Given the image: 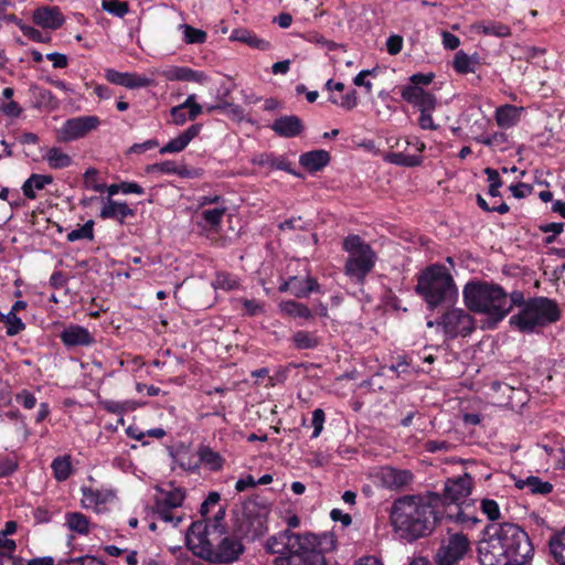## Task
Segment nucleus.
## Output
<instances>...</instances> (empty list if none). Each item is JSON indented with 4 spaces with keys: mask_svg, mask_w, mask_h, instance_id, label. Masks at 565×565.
<instances>
[{
    "mask_svg": "<svg viewBox=\"0 0 565 565\" xmlns=\"http://www.w3.org/2000/svg\"><path fill=\"white\" fill-rule=\"evenodd\" d=\"M102 406L105 411H107L111 414H117V415H121L128 411L134 409V403L129 402V401L118 402V401L107 399V401L102 402Z\"/></svg>",
    "mask_w": 565,
    "mask_h": 565,
    "instance_id": "603ef678",
    "label": "nucleus"
},
{
    "mask_svg": "<svg viewBox=\"0 0 565 565\" xmlns=\"http://www.w3.org/2000/svg\"><path fill=\"white\" fill-rule=\"evenodd\" d=\"M518 488H527L533 493L547 494L553 490V486L550 482L542 481L539 477H527L524 480L516 482Z\"/></svg>",
    "mask_w": 565,
    "mask_h": 565,
    "instance_id": "a19ab883",
    "label": "nucleus"
},
{
    "mask_svg": "<svg viewBox=\"0 0 565 565\" xmlns=\"http://www.w3.org/2000/svg\"><path fill=\"white\" fill-rule=\"evenodd\" d=\"M481 511L484 513L489 520H498L500 518V509L498 503L491 499H483L481 501Z\"/></svg>",
    "mask_w": 565,
    "mask_h": 565,
    "instance_id": "5fc2aeb1",
    "label": "nucleus"
},
{
    "mask_svg": "<svg viewBox=\"0 0 565 565\" xmlns=\"http://www.w3.org/2000/svg\"><path fill=\"white\" fill-rule=\"evenodd\" d=\"M330 161L329 152L326 150H312L302 153L299 163L309 172L322 170Z\"/></svg>",
    "mask_w": 565,
    "mask_h": 565,
    "instance_id": "c756f323",
    "label": "nucleus"
},
{
    "mask_svg": "<svg viewBox=\"0 0 565 565\" xmlns=\"http://www.w3.org/2000/svg\"><path fill=\"white\" fill-rule=\"evenodd\" d=\"M278 307L282 315L291 318H300L305 320L313 318V313L308 306L295 300H282Z\"/></svg>",
    "mask_w": 565,
    "mask_h": 565,
    "instance_id": "f704fd0d",
    "label": "nucleus"
},
{
    "mask_svg": "<svg viewBox=\"0 0 565 565\" xmlns=\"http://www.w3.org/2000/svg\"><path fill=\"white\" fill-rule=\"evenodd\" d=\"M375 73V70H363L359 74L355 75L353 78V84L355 86H363L367 94L372 92V83L370 81H366V76L373 75Z\"/></svg>",
    "mask_w": 565,
    "mask_h": 565,
    "instance_id": "bf43d9fd",
    "label": "nucleus"
},
{
    "mask_svg": "<svg viewBox=\"0 0 565 565\" xmlns=\"http://www.w3.org/2000/svg\"><path fill=\"white\" fill-rule=\"evenodd\" d=\"M225 512L212 523L192 522L185 533V545L196 557L213 564H231L244 552L242 540L226 530Z\"/></svg>",
    "mask_w": 565,
    "mask_h": 565,
    "instance_id": "f257e3e1",
    "label": "nucleus"
},
{
    "mask_svg": "<svg viewBox=\"0 0 565 565\" xmlns=\"http://www.w3.org/2000/svg\"><path fill=\"white\" fill-rule=\"evenodd\" d=\"M96 116H79L67 119L57 131L61 141L68 142L85 137L99 126Z\"/></svg>",
    "mask_w": 565,
    "mask_h": 565,
    "instance_id": "4468645a",
    "label": "nucleus"
},
{
    "mask_svg": "<svg viewBox=\"0 0 565 565\" xmlns=\"http://www.w3.org/2000/svg\"><path fill=\"white\" fill-rule=\"evenodd\" d=\"M486 34H493L499 38H503L510 34V29L504 24L489 23L483 26Z\"/></svg>",
    "mask_w": 565,
    "mask_h": 565,
    "instance_id": "338daca9",
    "label": "nucleus"
},
{
    "mask_svg": "<svg viewBox=\"0 0 565 565\" xmlns=\"http://www.w3.org/2000/svg\"><path fill=\"white\" fill-rule=\"evenodd\" d=\"M319 537L316 534L295 533L285 530L268 539L267 550L277 554L275 565H326L323 554L318 550Z\"/></svg>",
    "mask_w": 565,
    "mask_h": 565,
    "instance_id": "20e7f679",
    "label": "nucleus"
},
{
    "mask_svg": "<svg viewBox=\"0 0 565 565\" xmlns=\"http://www.w3.org/2000/svg\"><path fill=\"white\" fill-rule=\"evenodd\" d=\"M214 289L234 290L239 287V280L236 276L228 273H217L215 279L212 281Z\"/></svg>",
    "mask_w": 565,
    "mask_h": 565,
    "instance_id": "de8ad7c7",
    "label": "nucleus"
},
{
    "mask_svg": "<svg viewBox=\"0 0 565 565\" xmlns=\"http://www.w3.org/2000/svg\"><path fill=\"white\" fill-rule=\"evenodd\" d=\"M329 100L344 109H352L358 105V96L354 89H350L340 96L331 94Z\"/></svg>",
    "mask_w": 565,
    "mask_h": 565,
    "instance_id": "09e8293b",
    "label": "nucleus"
},
{
    "mask_svg": "<svg viewBox=\"0 0 565 565\" xmlns=\"http://www.w3.org/2000/svg\"><path fill=\"white\" fill-rule=\"evenodd\" d=\"M33 22L45 29L56 30L64 23V17L57 7H42L33 12Z\"/></svg>",
    "mask_w": 565,
    "mask_h": 565,
    "instance_id": "412c9836",
    "label": "nucleus"
},
{
    "mask_svg": "<svg viewBox=\"0 0 565 565\" xmlns=\"http://www.w3.org/2000/svg\"><path fill=\"white\" fill-rule=\"evenodd\" d=\"M462 298L469 310L487 317L488 329H494L511 311L508 294L498 284L468 281L463 287Z\"/></svg>",
    "mask_w": 565,
    "mask_h": 565,
    "instance_id": "39448f33",
    "label": "nucleus"
},
{
    "mask_svg": "<svg viewBox=\"0 0 565 565\" xmlns=\"http://www.w3.org/2000/svg\"><path fill=\"white\" fill-rule=\"evenodd\" d=\"M15 401L25 409H32L36 405V397L28 390H23L15 395Z\"/></svg>",
    "mask_w": 565,
    "mask_h": 565,
    "instance_id": "4d7b16f0",
    "label": "nucleus"
},
{
    "mask_svg": "<svg viewBox=\"0 0 565 565\" xmlns=\"http://www.w3.org/2000/svg\"><path fill=\"white\" fill-rule=\"evenodd\" d=\"M472 490V478L470 475L465 473L462 476L448 479L445 482L444 493L439 494L441 501L439 508L451 509L460 503L471 493Z\"/></svg>",
    "mask_w": 565,
    "mask_h": 565,
    "instance_id": "f8f14e48",
    "label": "nucleus"
},
{
    "mask_svg": "<svg viewBox=\"0 0 565 565\" xmlns=\"http://www.w3.org/2000/svg\"><path fill=\"white\" fill-rule=\"evenodd\" d=\"M415 290L430 310L452 303L459 296L450 270L441 264H433L423 269L417 276Z\"/></svg>",
    "mask_w": 565,
    "mask_h": 565,
    "instance_id": "423d86ee",
    "label": "nucleus"
},
{
    "mask_svg": "<svg viewBox=\"0 0 565 565\" xmlns=\"http://www.w3.org/2000/svg\"><path fill=\"white\" fill-rule=\"evenodd\" d=\"M270 128L280 137L294 138L302 132L303 125L298 116L289 115L274 120Z\"/></svg>",
    "mask_w": 565,
    "mask_h": 565,
    "instance_id": "4be33fe9",
    "label": "nucleus"
},
{
    "mask_svg": "<svg viewBox=\"0 0 565 565\" xmlns=\"http://www.w3.org/2000/svg\"><path fill=\"white\" fill-rule=\"evenodd\" d=\"M524 110V107L511 104L499 106L494 111L495 122L502 129L512 128L520 122Z\"/></svg>",
    "mask_w": 565,
    "mask_h": 565,
    "instance_id": "b1692460",
    "label": "nucleus"
},
{
    "mask_svg": "<svg viewBox=\"0 0 565 565\" xmlns=\"http://www.w3.org/2000/svg\"><path fill=\"white\" fill-rule=\"evenodd\" d=\"M406 146L413 147L417 153H406L405 151H390L383 156V160L387 163L398 167L414 168L419 167L424 162L422 153L426 149V145L418 137L409 136L405 139Z\"/></svg>",
    "mask_w": 565,
    "mask_h": 565,
    "instance_id": "ddd939ff",
    "label": "nucleus"
},
{
    "mask_svg": "<svg viewBox=\"0 0 565 565\" xmlns=\"http://www.w3.org/2000/svg\"><path fill=\"white\" fill-rule=\"evenodd\" d=\"M230 40L243 42L252 47H256V49H259L263 51L268 50L270 46L268 41L259 39L256 34H254L253 32H250L246 29L233 30V32L230 36Z\"/></svg>",
    "mask_w": 565,
    "mask_h": 565,
    "instance_id": "e433bc0d",
    "label": "nucleus"
},
{
    "mask_svg": "<svg viewBox=\"0 0 565 565\" xmlns=\"http://www.w3.org/2000/svg\"><path fill=\"white\" fill-rule=\"evenodd\" d=\"M243 309L246 315L254 317L263 313L264 306L263 303L254 300V299H242L241 300Z\"/></svg>",
    "mask_w": 565,
    "mask_h": 565,
    "instance_id": "13d9d810",
    "label": "nucleus"
},
{
    "mask_svg": "<svg viewBox=\"0 0 565 565\" xmlns=\"http://www.w3.org/2000/svg\"><path fill=\"white\" fill-rule=\"evenodd\" d=\"M43 159L46 161L47 166L54 170L65 169L73 164L72 157L58 147L49 148Z\"/></svg>",
    "mask_w": 565,
    "mask_h": 565,
    "instance_id": "72a5a7b5",
    "label": "nucleus"
},
{
    "mask_svg": "<svg viewBox=\"0 0 565 565\" xmlns=\"http://www.w3.org/2000/svg\"><path fill=\"white\" fill-rule=\"evenodd\" d=\"M253 164L263 167L268 170H281L296 174L291 169V163L284 156L276 154L274 152H263L256 154L253 160Z\"/></svg>",
    "mask_w": 565,
    "mask_h": 565,
    "instance_id": "a878e982",
    "label": "nucleus"
},
{
    "mask_svg": "<svg viewBox=\"0 0 565 565\" xmlns=\"http://www.w3.org/2000/svg\"><path fill=\"white\" fill-rule=\"evenodd\" d=\"M81 504L84 509H92L96 513L106 511L107 505L115 501L116 493L111 488H93L83 486L81 488Z\"/></svg>",
    "mask_w": 565,
    "mask_h": 565,
    "instance_id": "2eb2a0df",
    "label": "nucleus"
},
{
    "mask_svg": "<svg viewBox=\"0 0 565 565\" xmlns=\"http://www.w3.org/2000/svg\"><path fill=\"white\" fill-rule=\"evenodd\" d=\"M509 189L516 199L526 198L533 192V186L523 182L511 184Z\"/></svg>",
    "mask_w": 565,
    "mask_h": 565,
    "instance_id": "680f3d73",
    "label": "nucleus"
},
{
    "mask_svg": "<svg viewBox=\"0 0 565 565\" xmlns=\"http://www.w3.org/2000/svg\"><path fill=\"white\" fill-rule=\"evenodd\" d=\"M478 143L489 147L493 151L504 152L511 149L512 143L507 132L495 131L492 134H482L475 138Z\"/></svg>",
    "mask_w": 565,
    "mask_h": 565,
    "instance_id": "c85d7f7f",
    "label": "nucleus"
},
{
    "mask_svg": "<svg viewBox=\"0 0 565 565\" xmlns=\"http://www.w3.org/2000/svg\"><path fill=\"white\" fill-rule=\"evenodd\" d=\"M471 545L467 535L452 533L444 539L436 552L437 565H456L470 552Z\"/></svg>",
    "mask_w": 565,
    "mask_h": 565,
    "instance_id": "9d476101",
    "label": "nucleus"
},
{
    "mask_svg": "<svg viewBox=\"0 0 565 565\" xmlns=\"http://www.w3.org/2000/svg\"><path fill=\"white\" fill-rule=\"evenodd\" d=\"M227 211L225 204L205 209L198 214V225L204 230L217 231Z\"/></svg>",
    "mask_w": 565,
    "mask_h": 565,
    "instance_id": "bb28decb",
    "label": "nucleus"
},
{
    "mask_svg": "<svg viewBox=\"0 0 565 565\" xmlns=\"http://www.w3.org/2000/svg\"><path fill=\"white\" fill-rule=\"evenodd\" d=\"M146 171L150 174L179 175L181 178L190 177V171L184 166H179L173 160L149 164Z\"/></svg>",
    "mask_w": 565,
    "mask_h": 565,
    "instance_id": "2f4dec72",
    "label": "nucleus"
},
{
    "mask_svg": "<svg viewBox=\"0 0 565 565\" xmlns=\"http://www.w3.org/2000/svg\"><path fill=\"white\" fill-rule=\"evenodd\" d=\"M434 110H424L420 111L419 118H418V125L424 130H436L438 128V125H436L433 120L431 113Z\"/></svg>",
    "mask_w": 565,
    "mask_h": 565,
    "instance_id": "e2e57ef3",
    "label": "nucleus"
},
{
    "mask_svg": "<svg viewBox=\"0 0 565 565\" xmlns=\"http://www.w3.org/2000/svg\"><path fill=\"white\" fill-rule=\"evenodd\" d=\"M550 551L557 565H565V530L550 540Z\"/></svg>",
    "mask_w": 565,
    "mask_h": 565,
    "instance_id": "c03bdc74",
    "label": "nucleus"
},
{
    "mask_svg": "<svg viewBox=\"0 0 565 565\" xmlns=\"http://www.w3.org/2000/svg\"><path fill=\"white\" fill-rule=\"evenodd\" d=\"M185 109L186 108L183 106V103L171 108L170 115L174 125L182 126L185 124L189 118L185 115Z\"/></svg>",
    "mask_w": 565,
    "mask_h": 565,
    "instance_id": "0e129e2a",
    "label": "nucleus"
},
{
    "mask_svg": "<svg viewBox=\"0 0 565 565\" xmlns=\"http://www.w3.org/2000/svg\"><path fill=\"white\" fill-rule=\"evenodd\" d=\"M61 341L64 345L71 347H88L94 343L95 339L88 329L78 326L70 324L60 334Z\"/></svg>",
    "mask_w": 565,
    "mask_h": 565,
    "instance_id": "6ab92c4d",
    "label": "nucleus"
},
{
    "mask_svg": "<svg viewBox=\"0 0 565 565\" xmlns=\"http://www.w3.org/2000/svg\"><path fill=\"white\" fill-rule=\"evenodd\" d=\"M443 45L446 50H456L460 45V40L457 35L448 32V31H441L440 33Z\"/></svg>",
    "mask_w": 565,
    "mask_h": 565,
    "instance_id": "774afa93",
    "label": "nucleus"
},
{
    "mask_svg": "<svg viewBox=\"0 0 565 565\" xmlns=\"http://www.w3.org/2000/svg\"><path fill=\"white\" fill-rule=\"evenodd\" d=\"M448 338L467 337L475 330L473 317L461 308L446 311L437 322Z\"/></svg>",
    "mask_w": 565,
    "mask_h": 565,
    "instance_id": "9b49d317",
    "label": "nucleus"
},
{
    "mask_svg": "<svg viewBox=\"0 0 565 565\" xmlns=\"http://www.w3.org/2000/svg\"><path fill=\"white\" fill-rule=\"evenodd\" d=\"M477 60L463 51H458L454 57V70L459 74L475 73Z\"/></svg>",
    "mask_w": 565,
    "mask_h": 565,
    "instance_id": "79ce46f5",
    "label": "nucleus"
},
{
    "mask_svg": "<svg viewBox=\"0 0 565 565\" xmlns=\"http://www.w3.org/2000/svg\"><path fill=\"white\" fill-rule=\"evenodd\" d=\"M200 462L210 471L222 470L225 459L224 457L207 445H201L198 449Z\"/></svg>",
    "mask_w": 565,
    "mask_h": 565,
    "instance_id": "7c9ffc66",
    "label": "nucleus"
},
{
    "mask_svg": "<svg viewBox=\"0 0 565 565\" xmlns=\"http://www.w3.org/2000/svg\"><path fill=\"white\" fill-rule=\"evenodd\" d=\"M342 248L348 254L344 264V274L358 284L364 282L366 276L373 270L377 256L370 244L361 236L350 234L344 237Z\"/></svg>",
    "mask_w": 565,
    "mask_h": 565,
    "instance_id": "6e6552de",
    "label": "nucleus"
},
{
    "mask_svg": "<svg viewBox=\"0 0 565 565\" xmlns=\"http://www.w3.org/2000/svg\"><path fill=\"white\" fill-rule=\"evenodd\" d=\"M562 312L557 302L547 297H532L510 319V327L523 334H539L557 322Z\"/></svg>",
    "mask_w": 565,
    "mask_h": 565,
    "instance_id": "0eeeda50",
    "label": "nucleus"
},
{
    "mask_svg": "<svg viewBox=\"0 0 565 565\" xmlns=\"http://www.w3.org/2000/svg\"><path fill=\"white\" fill-rule=\"evenodd\" d=\"M0 322L6 324L9 337H14L25 329V323L13 311L8 313L0 311Z\"/></svg>",
    "mask_w": 565,
    "mask_h": 565,
    "instance_id": "37998d69",
    "label": "nucleus"
},
{
    "mask_svg": "<svg viewBox=\"0 0 565 565\" xmlns=\"http://www.w3.org/2000/svg\"><path fill=\"white\" fill-rule=\"evenodd\" d=\"M324 422H326V414H324L323 409L316 408L312 412V419H311V425L313 426V431L311 435L312 439L318 438L320 436L321 431L323 430Z\"/></svg>",
    "mask_w": 565,
    "mask_h": 565,
    "instance_id": "864d4df0",
    "label": "nucleus"
},
{
    "mask_svg": "<svg viewBox=\"0 0 565 565\" xmlns=\"http://www.w3.org/2000/svg\"><path fill=\"white\" fill-rule=\"evenodd\" d=\"M102 8L117 18H124L129 12L128 3L119 0H103Z\"/></svg>",
    "mask_w": 565,
    "mask_h": 565,
    "instance_id": "8fccbe9b",
    "label": "nucleus"
},
{
    "mask_svg": "<svg viewBox=\"0 0 565 565\" xmlns=\"http://www.w3.org/2000/svg\"><path fill=\"white\" fill-rule=\"evenodd\" d=\"M412 473L408 470H398L392 467H384L380 471L382 484L387 489H401L412 481Z\"/></svg>",
    "mask_w": 565,
    "mask_h": 565,
    "instance_id": "393cba45",
    "label": "nucleus"
},
{
    "mask_svg": "<svg viewBox=\"0 0 565 565\" xmlns=\"http://www.w3.org/2000/svg\"><path fill=\"white\" fill-rule=\"evenodd\" d=\"M0 110L3 115L10 118H17L22 113L21 106L14 100H10L6 104H2Z\"/></svg>",
    "mask_w": 565,
    "mask_h": 565,
    "instance_id": "69168bd1",
    "label": "nucleus"
},
{
    "mask_svg": "<svg viewBox=\"0 0 565 565\" xmlns=\"http://www.w3.org/2000/svg\"><path fill=\"white\" fill-rule=\"evenodd\" d=\"M106 78L109 83L124 86L126 88H141L152 86L154 81L145 75L128 72H118L116 70H106Z\"/></svg>",
    "mask_w": 565,
    "mask_h": 565,
    "instance_id": "a211bd4d",
    "label": "nucleus"
},
{
    "mask_svg": "<svg viewBox=\"0 0 565 565\" xmlns=\"http://www.w3.org/2000/svg\"><path fill=\"white\" fill-rule=\"evenodd\" d=\"M220 501L221 495L218 492H210L200 508V514L202 519L198 520L196 522L212 523L218 516L220 511L225 512L224 508L220 504Z\"/></svg>",
    "mask_w": 565,
    "mask_h": 565,
    "instance_id": "cd10ccee",
    "label": "nucleus"
},
{
    "mask_svg": "<svg viewBox=\"0 0 565 565\" xmlns=\"http://www.w3.org/2000/svg\"><path fill=\"white\" fill-rule=\"evenodd\" d=\"M22 33L28 36L29 39L35 41V42H46L50 40L49 35H44L40 30L30 26V25H21L20 26Z\"/></svg>",
    "mask_w": 565,
    "mask_h": 565,
    "instance_id": "052dcab7",
    "label": "nucleus"
},
{
    "mask_svg": "<svg viewBox=\"0 0 565 565\" xmlns=\"http://www.w3.org/2000/svg\"><path fill=\"white\" fill-rule=\"evenodd\" d=\"M134 215L135 211L126 202L116 201L110 198L104 201L99 212V216L103 220H116L120 224H124L127 217H132Z\"/></svg>",
    "mask_w": 565,
    "mask_h": 565,
    "instance_id": "aec40b11",
    "label": "nucleus"
},
{
    "mask_svg": "<svg viewBox=\"0 0 565 565\" xmlns=\"http://www.w3.org/2000/svg\"><path fill=\"white\" fill-rule=\"evenodd\" d=\"M53 182V177L49 174L32 173L22 184V192L25 198L34 200L36 191L43 190Z\"/></svg>",
    "mask_w": 565,
    "mask_h": 565,
    "instance_id": "473e14b6",
    "label": "nucleus"
},
{
    "mask_svg": "<svg viewBox=\"0 0 565 565\" xmlns=\"http://www.w3.org/2000/svg\"><path fill=\"white\" fill-rule=\"evenodd\" d=\"M477 551L480 565H524L534 554L527 533L508 522L491 525Z\"/></svg>",
    "mask_w": 565,
    "mask_h": 565,
    "instance_id": "f03ea898",
    "label": "nucleus"
},
{
    "mask_svg": "<svg viewBox=\"0 0 565 565\" xmlns=\"http://www.w3.org/2000/svg\"><path fill=\"white\" fill-rule=\"evenodd\" d=\"M151 73L152 75H160L171 82H191L200 85H205L210 82V76L205 72L186 66L170 65L160 71H152Z\"/></svg>",
    "mask_w": 565,
    "mask_h": 565,
    "instance_id": "dca6fc26",
    "label": "nucleus"
},
{
    "mask_svg": "<svg viewBox=\"0 0 565 565\" xmlns=\"http://www.w3.org/2000/svg\"><path fill=\"white\" fill-rule=\"evenodd\" d=\"M51 468L57 481L62 482L67 480L73 472L71 456L66 455L54 458Z\"/></svg>",
    "mask_w": 565,
    "mask_h": 565,
    "instance_id": "4c0bfd02",
    "label": "nucleus"
},
{
    "mask_svg": "<svg viewBox=\"0 0 565 565\" xmlns=\"http://www.w3.org/2000/svg\"><path fill=\"white\" fill-rule=\"evenodd\" d=\"M441 513L444 514V519L451 520L467 527H471L479 522L476 516L466 513L460 505L452 507L451 509H443Z\"/></svg>",
    "mask_w": 565,
    "mask_h": 565,
    "instance_id": "58836bf2",
    "label": "nucleus"
},
{
    "mask_svg": "<svg viewBox=\"0 0 565 565\" xmlns=\"http://www.w3.org/2000/svg\"><path fill=\"white\" fill-rule=\"evenodd\" d=\"M292 343L298 350H311L319 345V338L316 332L300 330L294 333Z\"/></svg>",
    "mask_w": 565,
    "mask_h": 565,
    "instance_id": "ea45409f",
    "label": "nucleus"
},
{
    "mask_svg": "<svg viewBox=\"0 0 565 565\" xmlns=\"http://www.w3.org/2000/svg\"><path fill=\"white\" fill-rule=\"evenodd\" d=\"M98 171L95 168H88L83 177L84 186L95 192H104L106 184L97 181Z\"/></svg>",
    "mask_w": 565,
    "mask_h": 565,
    "instance_id": "3c124183",
    "label": "nucleus"
},
{
    "mask_svg": "<svg viewBox=\"0 0 565 565\" xmlns=\"http://www.w3.org/2000/svg\"><path fill=\"white\" fill-rule=\"evenodd\" d=\"M183 106L189 109L190 120H194L202 113V106L196 103L195 94H190L183 102Z\"/></svg>",
    "mask_w": 565,
    "mask_h": 565,
    "instance_id": "6e6d98bb",
    "label": "nucleus"
},
{
    "mask_svg": "<svg viewBox=\"0 0 565 565\" xmlns=\"http://www.w3.org/2000/svg\"><path fill=\"white\" fill-rule=\"evenodd\" d=\"M94 221L88 220L84 225H82L78 228L72 230L67 233L66 239L71 243L81 241V239H87L93 241L94 239Z\"/></svg>",
    "mask_w": 565,
    "mask_h": 565,
    "instance_id": "49530a36",
    "label": "nucleus"
},
{
    "mask_svg": "<svg viewBox=\"0 0 565 565\" xmlns=\"http://www.w3.org/2000/svg\"><path fill=\"white\" fill-rule=\"evenodd\" d=\"M184 499L185 490L180 487L168 484L159 488L153 507L157 520L177 527L183 519L178 509L183 504Z\"/></svg>",
    "mask_w": 565,
    "mask_h": 565,
    "instance_id": "1a4fd4ad",
    "label": "nucleus"
},
{
    "mask_svg": "<svg viewBox=\"0 0 565 565\" xmlns=\"http://www.w3.org/2000/svg\"><path fill=\"white\" fill-rule=\"evenodd\" d=\"M202 125L194 124L181 132L178 137L171 139L167 145L160 148L161 154L178 153L184 150L188 145L200 134Z\"/></svg>",
    "mask_w": 565,
    "mask_h": 565,
    "instance_id": "5701e85b",
    "label": "nucleus"
},
{
    "mask_svg": "<svg viewBox=\"0 0 565 565\" xmlns=\"http://www.w3.org/2000/svg\"><path fill=\"white\" fill-rule=\"evenodd\" d=\"M401 97L419 111L435 110L437 105V99L434 94L416 85H404L401 88Z\"/></svg>",
    "mask_w": 565,
    "mask_h": 565,
    "instance_id": "f3484780",
    "label": "nucleus"
},
{
    "mask_svg": "<svg viewBox=\"0 0 565 565\" xmlns=\"http://www.w3.org/2000/svg\"><path fill=\"white\" fill-rule=\"evenodd\" d=\"M182 40L186 44H202L206 41V33L203 30L195 29L189 24H181Z\"/></svg>",
    "mask_w": 565,
    "mask_h": 565,
    "instance_id": "a18cd8bd",
    "label": "nucleus"
},
{
    "mask_svg": "<svg viewBox=\"0 0 565 565\" xmlns=\"http://www.w3.org/2000/svg\"><path fill=\"white\" fill-rule=\"evenodd\" d=\"M440 501L438 493H429L424 498H399L392 507V525L407 541L426 536L433 532L437 522L444 520V514L439 509Z\"/></svg>",
    "mask_w": 565,
    "mask_h": 565,
    "instance_id": "7ed1b4c3",
    "label": "nucleus"
},
{
    "mask_svg": "<svg viewBox=\"0 0 565 565\" xmlns=\"http://www.w3.org/2000/svg\"><path fill=\"white\" fill-rule=\"evenodd\" d=\"M65 525L70 531L78 535H87L94 526L89 519L81 512H68L65 514Z\"/></svg>",
    "mask_w": 565,
    "mask_h": 565,
    "instance_id": "c9c22d12",
    "label": "nucleus"
}]
</instances>
